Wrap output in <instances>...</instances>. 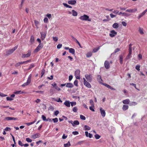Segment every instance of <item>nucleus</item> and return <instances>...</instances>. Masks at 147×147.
Segmentation results:
<instances>
[{
    "instance_id": "f257e3e1",
    "label": "nucleus",
    "mask_w": 147,
    "mask_h": 147,
    "mask_svg": "<svg viewBox=\"0 0 147 147\" xmlns=\"http://www.w3.org/2000/svg\"><path fill=\"white\" fill-rule=\"evenodd\" d=\"M79 19L82 21H88L89 22L91 21V20L89 18V16L85 14L81 16Z\"/></svg>"
},
{
    "instance_id": "f03ea898",
    "label": "nucleus",
    "mask_w": 147,
    "mask_h": 147,
    "mask_svg": "<svg viewBox=\"0 0 147 147\" xmlns=\"http://www.w3.org/2000/svg\"><path fill=\"white\" fill-rule=\"evenodd\" d=\"M31 79L32 75L31 74H30L29 75L28 78L26 82L24 83L22 85V87H25L29 85L31 82Z\"/></svg>"
},
{
    "instance_id": "7ed1b4c3",
    "label": "nucleus",
    "mask_w": 147,
    "mask_h": 147,
    "mask_svg": "<svg viewBox=\"0 0 147 147\" xmlns=\"http://www.w3.org/2000/svg\"><path fill=\"white\" fill-rule=\"evenodd\" d=\"M18 47V46H16L11 49L7 50L6 52V54L8 55L12 53Z\"/></svg>"
},
{
    "instance_id": "20e7f679",
    "label": "nucleus",
    "mask_w": 147,
    "mask_h": 147,
    "mask_svg": "<svg viewBox=\"0 0 147 147\" xmlns=\"http://www.w3.org/2000/svg\"><path fill=\"white\" fill-rule=\"evenodd\" d=\"M80 71L79 69L77 70L75 72V76L76 78L77 79H80Z\"/></svg>"
},
{
    "instance_id": "39448f33",
    "label": "nucleus",
    "mask_w": 147,
    "mask_h": 147,
    "mask_svg": "<svg viewBox=\"0 0 147 147\" xmlns=\"http://www.w3.org/2000/svg\"><path fill=\"white\" fill-rule=\"evenodd\" d=\"M43 46V44L40 43L39 45L35 49L34 51L35 52H37L41 49H42Z\"/></svg>"
},
{
    "instance_id": "423d86ee",
    "label": "nucleus",
    "mask_w": 147,
    "mask_h": 147,
    "mask_svg": "<svg viewBox=\"0 0 147 147\" xmlns=\"http://www.w3.org/2000/svg\"><path fill=\"white\" fill-rule=\"evenodd\" d=\"M47 33L46 31L41 32H40V34L41 35L40 38L42 40H43L45 38L46 36Z\"/></svg>"
},
{
    "instance_id": "0eeeda50",
    "label": "nucleus",
    "mask_w": 147,
    "mask_h": 147,
    "mask_svg": "<svg viewBox=\"0 0 147 147\" xmlns=\"http://www.w3.org/2000/svg\"><path fill=\"white\" fill-rule=\"evenodd\" d=\"M85 77L88 81L90 82L91 81L92 77L91 75L86 74L85 75Z\"/></svg>"
},
{
    "instance_id": "6e6552de",
    "label": "nucleus",
    "mask_w": 147,
    "mask_h": 147,
    "mask_svg": "<svg viewBox=\"0 0 147 147\" xmlns=\"http://www.w3.org/2000/svg\"><path fill=\"white\" fill-rule=\"evenodd\" d=\"M31 55V52L29 50L28 51V53L26 54H24L22 55V58H26L29 57Z\"/></svg>"
},
{
    "instance_id": "1a4fd4ad",
    "label": "nucleus",
    "mask_w": 147,
    "mask_h": 147,
    "mask_svg": "<svg viewBox=\"0 0 147 147\" xmlns=\"http://www.w3.org/2000/svg\"><path fill=\"white\" fill-rule=\"evenodd\" d=\"M137 11V8L133 9H128L126 10V11L129 13H134Z\"/></svg>"
},
{
    "instance_id": "9d476101",
    "label": "nucleus",
    "mask_w": 147,
    "mask_h": 147,
    "mask_svg": "<svg viewBox=\"0 0 147 147\" xmlns=\"http://www.w3.org/2000/svg\"><path fill=\"white\" fill-rule=\"evenodd\" d=\"M117 32L115 31L114 30H112L110 32V33L109 34V36L111 37L115 36L117 34Z\"/></svg>"
},
{
    "instance_id": "9b49d317",
    "label": "nucleus",
    "mask_w": 147,
    "mask_h": 147,
    "mask_svg": "<svg viewBox=\"0 0 147 147\" xmlns=\"http://www.w3.org/2000/svg\"><path fill=\"white\" fill-rule=\"evenodd\" d=\"M100 112L101 114L103 117H104L105 116L106 113L105 111L102 109V108H100Z\"/></svg>"
},
{
    "instance_id": "f8f14e48",
    "label": "nucleus",
    "mask_w": 147,
    "mask_h": 147,
    "mask_svg": "<svg viewBox=\"0 0 147 147\" xmlns=\"http://www.w3.org/2000/svg\"><path fill=\"white\" fill-rule=\"evenodd\" d=\"M18 119L16 118L11 117H6L5 118V119L7 121H9L11 120H17Z\"/></svg>"
},
{
    "instance_id": "ddd939ff",
    "label": "nucleus",
    "mask_w": 147,
    "mask_h": 147,
    "mask_svg": "<svg viewBox=\"0 0 147 147\" xmlns=\"http://www.w3.org/2000/svg\"><path fill=\"white\" fill-rule=\"evenodd\" d=\"M40 136V134H36L32 136L31 138L34 139L39 138Z\"/></svg>"
},
{
    "instance_id": "4468645a",
    "label": "nucleus",
    "mask_w": 147,
    "mask_h": 147,
    "mask_svg": "<svg viewBox=\"0 0 147 147\" xmlns=\"http://www.w3.org/2000/svg\"><path fill=\"white\" fill-rule=\"evenodd\" d=\"M105 68L107 69H109L110 67L109 63L108 61H105L104 63Z\"/></svg>"
},
{
    "instance_id": "2eb2a0df",
    "label": "nucleus",
    "mask_w": 147,
    "mask_h": 147,
    "mask_svg": "<svg viewBox=\"0 0 147 147\" xmlns=\"http://www.w3.org/2000/svg\"><path fill=\"white\" fill-rule=\"evenodd\" d=\"M66 86L67 88H71L73 87L74 85L71 83H67Z\"/></svg>"
},
{
    "instance_id": "dca6fc26",
    "label": "nucleus",
    "mask_w": 147,
    "mask_h": 147,
    "mask_svg": "<svg viewBox=\"0 0 147 147\" xmlns=\"http://www.w3.org/2000/svg\"><path fill=\"white\" fill-rule=\"evenodd\" d=\"M64 105L68 107H70V102L68 100H66L64 103Z\"/></svg>"
},
{
    "instance_id": "f3484780",
    "label": "nucleus",
    "mask_w": 147,
    "mask_h": 147,
    "mask_svg": "<svg viewBox=\"0 0 147 147\" xmlns=\"http://www.w3.org/2000/svg\"><path fill=\"white\" fill-rule=\"evenodd\" d=\"M76 3V1L75 0H70L68 2V4L72 5L75 4Z\"/></svg>"
},
{
    "instance_id": "a211bd4d",
    "label": "nucleus",
    "mask_w": 147,
    "mask_h": 147,
    "mask_svg": "<svg viewBox=\"0 0 147 147\" xmlns=\"http://www.w3.org/2000/svg\"><path fill=\"white\" fill-rule=\"evenodd\" d=\"M84 85L87 87L90 88L91 87L90 84L87 81L84 83Z\"/></svg>"
},
{
    "instance_id": "6ab92c4d",
    "label": "nucleus",
    "mask_w": 147,
    "mask_h": 147,
    "mask_svg": "<svg viewBox=\"0 0 147 147\" xmlns=\"http://www.w3.org/2000/svg\"><path fill=\"white\" fill-rule=\"evenodd\" d=\"M85 135L87 137H89V138H91L92 137V134L90 133H88V131H85Z\"/></svg>"
},
{
    "instance_id": "aec40b11",
    "label": "nucleus",
    "mask_w": 147,
    "mask_h": 147,
    "mask_svg": "<svg viewBox=\"0 0 147 147\" xmlns=\"http://www.w3.org/2000/svg\"><path fill=\"white\" fill-rule=\"evenodd\" d=\"M80 123L79 121L78 120H75L74 121L73 123V126L74 127L75 125H78Z\"/></svg>"
},
{
    "instance_id": "412c9836",
    "label": "nucleus",
    "mask_w": 147,
    "mask_h": 147,
    "mask_svg": "<svg viewBox=\"0 0 147 147\" xmlns=\"http://www.w3.org/2000/svg\"><path fill=\"white\" fill-rule=\"evenodd\" d=\"M130 102L129 100L128 99H126L123 101V103L125 104H128Z\"/></svg>"
},
{
    "instance_id": "4be33fe9",
    "label": "nucleus",
    "mask_w": 147,
    "mask_h": 147,
    "mask_svg": "<svg viewBox=\"0 0 147 147\" xmlns=\"http://www.w3.org/2000/svg\"><path fill=\"white\" fill-rule=\"evenodd\" d=\"M139 31L140 34L141 35H143L144 34L143 29L142 28H141L140 27L139 28Z\"/></svg>"
},
{
    "instance_id": "5701e85b",
    "label": "nucleus",
    "mask_w": 147,
    "mask_h": 147,
    "mask_svg": "<svg viewBox=\"0 0 147 147\" xmlns=\"http://www.w3.org/2000/svg\"><path fill=\"white\" fill-rule=\"evenodd\" d=\"M69 52L71 53L72 54H74L75 52V51L74 49L72 48H70L69 49Z\"/></svg>"
},
{
    "instance_id": "b1692460",
    "label": "nucleus",
    "mask_w": 147,
    "mask_h": 147,
    "mask_svg": "<svg viewBox=\"0 0 147 147\" xmlns=\"http://www.w3.org/2000/svg\"><path fill=\"white\" fill-rule=\"evenodd\" d=\"M112 26L114 28H117L119 27L118 24L117 23H115Z\"/></svg>"
},
{
    "instance_id": "393cba45",
    "label": "nucleus",
    "mask_w": 147,
    "mask_h": 147,
    "mask_svg": "<svg viewBox=\"0 0 147 147\" xmlns=\"http://www.w3.org/2000/svg\"><path fill=\"white\" fill-rule=\"evenodd\" d=\"M84 129L85 130H89L91 128L88 125H85L84 127Z\"/></svg>"
},
{
    "instance_id": "a878e982",
    "label": "nucleus",
    "mask_w": 147,
    "mask_h": 147,
    "mask_svg": "<svg viewBox=\"0 0 147 147\" xmlns=\"http://www.w3.org/2000/svg\"><path fill=\"white\" fill-rule=\"evenodd\" d=\"M53 100L57 102H62V101L61 100L60 98H59L58 99L53 98Z\"/></svg>"
},
{
    "instance_id": "bb28decb",
    "label": "nucleus",
    "mask_w": 147,
    "mask_h": 147,
    "mask_svg": "<svg viewBox=\"0 0 147 147\" xmlns=\"http://www.w3.org/2000/svg\"><path fill=\"white\" fill-rule=\"evenodd\" d=\"M72 15L74 16H76L78 15V13L77 12L75 11L74 10H73L72 11Z\"/></svg>"
},
{
    "instance_id": "cd10ccee",
    "label": "nucleus",
    "mask_w": 147,
    "mask_h": 147,
    "mask_svg": "<svg viewBox=\"0 0 147 147\" xmlns=\"http://www.w3.org/2000/svg\"><path fill=\"white\" fill-rule=\"evenodd\" d=\"M128 108L129 107L128 105H124L122 109L123 110L125 111L127 110L128 109Z\"/></svg>"
},
{
    "instance_id": "c85d7f7f",
    "label": "nucleus",
    "mask_w": 147,
    "mask_h": 147,
    "mask_svg": "<svg viewBox=\"0 0 147 147\" xmlns=\"http://www.w3.org/2000/svg\"><path fill=\"white\" fill-rule=\"evenodd\" d=\"M119 57L120 63L121 64H122L123 63V56L122 55H121L119 56Z\"/></svg>"
},
{
    "instance_id": "c756f323",
    "label": "nucleus",
    "mask_w": 147,
    "mask_h": 147,
    "mask_svg": "<svg viewBox=\"0 0 147 147\" xmlns=\"http://www.w3.org/2000/svg\"><path fill=\"white\" fill-rule=\"evenodd\" d=\"M64 147H69L71 146L70 142L69 141L67 143L64 144Z\"/></svg>"
},
{
    "instance_id": "7c9ffc66",
    "label": "nucleus",
    "mask_w": 147,
    "mask_h": 147,
    "mask_svg": "<svg viewBox=\"0 0 147 147\" xmlns=\"http://www.w3.org/2000/svg\"><path fill=\"white\" fill-rule=\"evenodd\" d=\"M137 104V103L135 102H131L130 104L129 105L130 106H135Z\"/></svg>"
},
{
    "instance_id": "2f4dec72",
    "label": "nucleus",
    "mask_w": 147,
    "mask_h": 147,
    "mask_svg": "<svg viewBox=\"0 0 147 147\" xmlns=\"http://www.w3.org/2000/svg\"><path fill=\"white\" fill-rule=\"evenodd\" d=\"M23 93V92H22L21 90L18 91H16L15 92H14V94H20Z\"/></svg>"
},
{
    "instance_id": "473e14b6",
    "label": "nucleus",
    "mask_w": 147,
    "mask_h": 147,
    "mask_svg": "<svg viewBox=\"0 0 147 147\" xmlns=\"http://www.w3.org/2000/svg\"><path fill=\"white\" fill-rule=\"evenodd\" d=\"M36 121V120H35L34 121H33L32 122L26 123V124L28 126H29L32 124L34 123Z\"/></svg>"
},
{
    "instance_id": "72a5a7b5",
    "label": "nucleus",
    "mask_w": 147,
    "mask_h": 147,
    "mask_svg": "<svg viewBox=\"0 0 147 147\" xmlns=\"http://www.w3.org/2000/svg\"><path fill=\"white\" fill-rule=\"evenodd\" d=\"M130 14L128 13L125 12H123V16H124L128 17L130 16Z\"/></svg>"
},
{
    "instance_id": "f704fd0d",
    "label": "nucleus",
    "mask_w": 147,
    "mask_h": 147,
    "mask_svg": "<svg viewBox=\"0 0 147 147\" xmlns=\"http://www.w3.org/2000/svg\"><path fill=\"white\" fill-rule=\"evenodd\" d=\"M34 37L33 36H31L30 40V42L32 43L34 42Z\"/></svg>"
},
{
    "instance_id": "c9c22d12",
    "label": "nucleus",
    "mask_w": 147,
    "mask_h": 147,
    "mask_svg": "<svg viewBox=\"0 0 147 147\" xmlns=\"http://www.w3.org/2000/svg\"><path fill=\"white\" fill-rule=\"evenodd\" d=\"M100 48V47H99L98 48H94V49H93V52L94 53H95V52H96L99 50Z\"/></svg>"
},
{
    "instance_id": "e433bc0d",
    "label": "nucleus",
    "mask_w": 147,
    "mask_h": 147,
    "mask_svg": "<svg viewBox=\"0 0 147 147\" xmlns=\"http://www.w3.org/2000/svg\"><path fill=\"white\" fill-rule=\"evenodd\" d=\"M94 136L96 139H98L100 137V136L98 134H96Z\"/></svg>"
},
{
    "instance_id": "4c0bfd02",
    "label": "nucleus",
    "mask_w": 147,
    "mask_h": 147,
    "mask_svg": "<svg viewBox=\"0 0 147 147\" xmlns=\"http://www.w3.org/2000/svg\"><path fill=\"white\" fill-rule=\"evenodd\" d=\"M92 53L91 52H88L87 53L86 56L87 57H89L91 56Z\"/></svg>"
},
{
    "instance_id": "58836bf2",
    "label": "nucleus",
    "mask_w": 147,
    "mask_h": 147,
    "mask_svg": "<svg viewBox=\"0 0 147 147\" xmlns=\"http://www.w3.org/2000/svg\"><path fill=\"white\" fill-rule=\"evenodd\" d=\"M63 5L67 7H68V8H72V7L71 6H70L69 5H68L66 3H63Z\"/></svg>"
},
{
    "instance_id": "ea45409f",
    "label": "nucleus",
    "mask_w": 147,
    "mask_h": 147,
    "mask_svg": "<svg viewBox=\"0 0 147 147\" xmlns=\"http://www.w3.org/2000/svg\"><path fill=\"white\" fill-rule=\"evenodd\" d=\"M97 78L99 82H101L102 81V80L101 78V77L100 76H98Z\"/></svg>"
},
{
    "instance_id": "a19ab883",
    "label": "nucleus",
    "mask_w": 147,
    "mask_h": 147,
    "mask_svg": "<svg viewBox=\"0 0 147 147\" xmlns=\"http://www.w3.org/2000/svg\"><path fill=\"white\" fill-rule=\"evenodd\" d=\"M90 103L92 107H94V104L92 100H90Z\"/></svg>"
},
{
    "instance_id": "79ce46f5",
    "label": "nucleus",
    "mask_w": 147,
    "mask_h": 147,
    "mask_svg": "<svg viewBox=\"0 0 147 147\" xmlns=\"http://www.w3.org/2000/svg\"><path fill=\"white\" fill-rule=\"evenodd\" d=\"M52 120L53 121L54 123H57L58 121V119L57 118H55L52 119Z\"/></svg>"
},
{
    "instance_id": "37998d69",
    "label": "nucleus",
    "mask_w": 147,
    "mask_h": 147,
    "mask_svg": "<svg viewBox=\"0 0 147 147\" xmlns=\"http://www.w3.org/2000/svg\"><path fill=\"white\" fill-rule=\"evenodd\" d=\"M80 118L81 119L83 120H85L86 119L85 117L84 116L82 115H80Z\"/></svg>"
},
{
    "instance_id": "c03bdc74",
    "label": "nucleus",
    "mask_w": 147,
    "mask_h": 147,
    "mask_svg": "<svg viewBox=\"0 0 147 147\" xmlns=\"http://www.w3.org/2000/svg\"><path fill=\"white\" fill-rule=\"evenodd\" d=\"M26 140L28 142H32V140L29 138H26Z\"/></svg>"
},
{
    "instance_id": "a18cd8bd",
    "label": "nucleus",
    "mask_w": 147,
    "mask_h": 147,
    "mask_svg": "<svg viewBox=\"0 0 147 147\" xmlns=\"http://www.w3.org/2000/svg\"><path fill=\"white\" fill-rule=\"evenodd\" d=\"M71 105L72 107L75 106L76 105V102H70Z\"/></svg>"
},
{
    "instance_id": "49530a36",
    "label": "nucleus",
    "mask_w": 147,
    "mask_h": 147,
    "mask_svg": "<svg viewBox=\"0 0 147 147\" xmlns=\"http://www.w3.org/2000/svg\"><path fill=\"white\" fill-rule=\"evenodd\" d=\"M78 110L77 107H74L73 108V111L74 112H76Z\"/></svg>"
},
{
    "instance_id": "de8ad7c7",
    "label": "nucleus",
    "mask_w": 147,
    "mask_h": 147,
    "mask_svg": "<svg viewBox=\"0 0 147 147\" xmlns=\"http://www.w3.org/2000/svg\"><path fill=\"white\" fill-rule=\"evenodd\" d=\"M42 120L44 121H47V119H46V117L44 115H42Z\"/></svg>"
},
{
    "instance_id": "09e8293b",
    "label": "nucleus",
    "mask_w": 147,
    "mask_h": 147,
    "mask_svg": "<svg viewBox=\"0 0 147 147\" xmlns=\"http://www.w3.org/2000/svg\"><path fill=\"white\" fill-rule=\"evenodd\" d=\"M6 98L7 101H12L13 100V99L12 98L9 97H7Z\"/></svg>"
},
{
    "instance_id": "8fccbe9b",
    "label": "nucleus",
    "mask_w": 147,
    "mask_h": 147,
    "mask_svg": "<svg viewBox=\"0 0 147 147\" xmlns=\"http://www.w3.org/2000/svg\"><path fill=\"white\" fill-rule=\"evenodd\" d=\"M0 96H1L2 97H4L7 96V95L6 94H5L3 93L0 92Z\"/></svg>"
},
{
    "instance_id": "3c124183",
    "label": "nucleus",
    "mask_w": 147,
    "mask_h": 147,
    "mask_svg": "<svg viewBox=\"0 0 147 147\" xmlns=\"http://www.w3.org/2000/svg\"><path fill=\"white\" fill-rule=\"evenodd\" d=\"M11 129L10 127H7L4 129V130L6 131H9Z\"/></svg>"
},
{
    "instance_id": "603ef678",
    "label": "nucleus",
    "mask_w": 147,
    "mask_h": 147,
    "mask_svg": "<svg viewBox=\"0 0 147 147\" xmlns=\"http://www.w3.org/2000/svg\"><path fill=\"white\" fill-rule=\"evenodd\" d=\"M140 66L138 65H136L135 67L136 69L138 71L140 70Z\"/></svg>"
},
{
    "instance_id": "864d4df0",
    "label": "nucleus",
    "mask_w": 147,
    "mask_h": 147,
    "mask_svg": "<svg viewBox=\"0 0 147 147\" xmlns=\"http://www.w3.org/2000/svg\"><path fill=\"white\" fill-rule=\"evenodd\" d=\"M112 12L115 14H117L119 12V11L117 10H114V11H112Z\"/></svg>"
},
{
    "instance_id": "5fc2aeb1",
    "label": "nucleus",
    "mask_w": 147,
    "mask_h": 147,
    "mask_svg": "<svg viewBox=\"0 0 147 147\" xmlns=\"http://www.w3.org/2000/svg\"><path fill=\"white\" fill-rule=\"evenodd\" d=\"M18 144L19 145H20L21 146H23L24 145V144H22V142L21 141L19 140L18 142Z\"/></svg>"
},
{
    "instance_id": "6e6d98bb",
    "label": "nucleus",
    "mask_w": 147,
    "mask_h": 147,
    "mask_svg": "<svg viewBox=\"0 0 147 147\" xmlns=\"http://www.w3.org/2000/svg\"><path fill=\"white\" fill-rule=\"evenodd\" d=\"M72 134L74 135H77L79 134V133L77 131H73L72 133Z\"/></svg>"
},
{
    "instance_id": "4d7b16f0",
    "label": "nucleus",
    "mask_w": 147,
    "mask_h": 147,
    "mask_svg": "<svg viewBox=\"0 0 147 147\" xmlns=\"http://www.w3.org/2000/svg\"><path fill=\"white\" fill-rule=\"evenodd\" d=\"M120 51V49L119 48L116 49L114 51V53H116Z\"/></svg>"
},
{
    "instance_id": "13d9d810",
    "label": "nucleus",
    "mask_w": 147,
    "mask_h": 147,
    "mask_svg": "<svg viewBox=\"0 0 147 147\" xmlns=\"http://www.w3.org/2000/svg\"><path fill=\"white\" fill-rule=\"evenodd\" d=\"M111 17V18H113L116 16V15L113 14L112 13H111L110 14Z\"/></svg>"
},
{
    "instance_id": "bf43d9fd",
    "label": "nucleus",
    "mask_w": 147,
    "mask_h": 147,
    "mask_svg": "<svg viewBox=\"0 0 147 147\" xmlns=\"http://www.w3.org/2000/svg\"><path fill=\"white\" fill-rule=\"evenodd\" d=\"M78 81L77 80H76L74 82V84L76 86H78Z\"/></svg>"
},
{
    "instance_id": "052dcab7",
    "label": "nucleus",
    "mask_w": 147,
    "mask_h": 147,
    "mask_svg": "<svg viewBox=\"0 0 147 147\" xmlns=\"http://www.w3.org/2000/svg\"><path fill=\"white\" fill-rule=\"evenodd\" d=\"M50 19L51 17V14L48 13L46 15Z\"/></svg>"
},
{
    "instance_id": "680f3d73",
    "label": "nucleus",
    "mask_w": 147,
    "mask_h": 147,
    "mask_svg": "<svg viewBox=\"0 0 147 147\" xmlns=\"http://www.w3.org/2000/svg\"><path fill=\"white\" fill-rule=\"evenodd\" d=\"M62 46V45L61 44H59L57 46V49H60Z\"/></svg>"
},
{
    "instance_id": "e2e57ef3",
    "label": "nucleus",
    "mask_w": 147,
    "mask_h": 147,
    "mask_svg": "<svg viewBox=\"0 0 147 147\" xmlns=\"http://www.w3.org/2000/svg\"><path fill=\"white\" fill-rule=\"evenodd\" d=\"M131 53H128V54L127 57V59H129L131 57Z\"/></svg>"
},
{
    "instance_id": "0e129e2a",
    "label": "nucleus",
    "mask_w": 147,
    "mask_h": 147,
    "mask_svg": "<svg viewBox=\"0 0 147 147\" xmlns=\"http://www.w3.org/2000/svg\"><path fill=\"white\" fill-rule=\"evenodd\" d=\"M59 112L58 111H56L54 112V115L55 116H57L59 113Z\"/></svg>"
},
{
    "instance_id": "69168bd1",
    "label": "nucleus",
    "mask_w": 147,
    "mask_h": 147,
    "mask_svg": "<svg viewBox=\"0 0 147 147\" xmlns=\"http://www.w3.org/2000/svg\"><path fill=\"white\" fill-rule=\"evenodd\" d=\"M20 65H21V63L20 62H18V63H17L15 64V66L16 67H18L20 66Z\"/></svg>"
},
{
    "instance_id": "338daca9",
    "label": "nucleus",
    "mask_w": 147,
    "mask_h": 147,
    "mask_svg": "<svg viewBox=\"0 0 147 147\" xmlns=\"http://www.w3.org/2000/svg\"><path fill=\"white\" fill-rule=\"evenodd\" d=\"M43 21L44 22L47 23L48 21V19L47 18H45Z\"/></svg>"
},
{
    "instance_id": "774afa93",
    "label": "nucleus",
    "mask_w": 147,
    "mask_h": 147,
    "mask_svg": "<svg viewBox=\"0 0 147 147\" xmlns=\"http://www.w3.org/2000/svg\"><path fill=\"white\" fill-rule=\"evenodd\" d=\"M143 16V15L142 14V13H140L139 16L138 17V18L139 19H140Z\"/></svg>"
}]
</instances>
